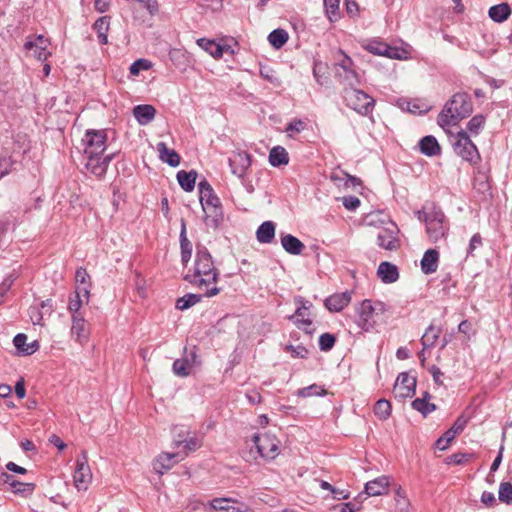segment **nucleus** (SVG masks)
I'll list each match as a JSON object with an SVG mask.
<instances>
[{
	"instance_id": "obj_1",
	"label": "nucleus",
	"mask_w": 512,
	"mask_h": 512,
	"mask_svg": "<svg viewBox=\"0 0 512 512\" xmlns=\"http://www.w3.org/2000/svg\"><path fill=\"white\" fill-rule=\"evenodd\" d=\"M219 271L216 268L211 254L205 247L199 248L196 253L193 270H189L184 280L204 292L205 297H213L220 293L217 287Z\"/></svg>"
},
{
	"instance_id": "obj_2",
	"label": "nucleus",
	"mask_w": 512,
	"mask_h": 512,
	"mask_svg": "<svg viewBox=\"0 0 512 512\" xmlns=\"http://www.w3.org/2000/svg\"><path fill=\"white\" fill-rule=\"evenodd\" d=\"M472 112L473 104L469 94L458 92L444 105L437 117V123L442 128L456 125L462 119L469 117Z\"/></svg>"
},
{
	"instance_id": "obj_3",
	"label": "nucleus",
	"mask_w": 512,
	"mask_h": 512,
	"mask_svg": "<svg viewBox=\"0 0 512 512\" xmlns=\"http://www.w3.org/2000/svg\"><path fill=\"white\" fill-rule=\"evenodd\" d=\"M417 215L420 221L425 222L426 232L431 242L436 243L445 239L449 227L441 210L433 207L426 211H419Z\"/></svg>"
},
{
	"instance_id": "obj_4",
	"label": "nucleus",
	"mask_w": 512,
	"mask_h": 512,
	"mask_svg": "<svg viewBox=\"0 0 512 512\" xmlns=\"http://www.w3.org/2000/svg\"><path fill=\"white\" fill-rule=\"evenodd\" d=\"M334 72L336 79L345 87L360 84V76L356 71L354 61L342 49L334 54Z\"/></svg>"
},
{
	"instance_id": "obj_5",
	"label": "nucleus",
	"mask_w": 512,
	"mask_h": 512,
	"mask_svg": "<svg viewBox=\"0 0 512 512\" xmlns=\"http://www.w3.org/2000/svg\"><path fill=\"white\" fill-rule=\"evenodd\" d=\"M343 98L349 108L363 116L371 114L375 106V100L364 91L356 89L355 86L345 87Z\"/></svg>"
},
{
	"instance_id": "obj_6",
	"label": "nucleus",
	"mask_w": 512,
	"mask_h": 512,
	"mask_svg": "<svg viewBox=\"0 0 512 512\" xmlns=\"http://www.w3.org/2000/svg\"><path fill=\"white\" fill-rule=\"evenodd\" d=\"M387 310L386 305L381 301L366 299L362 301L357 309L358 320L356 321L358 327L365 332L372 330L376 324L374 317L383 314Z\"/></svg>"
},
{
	"instance_id": "obj_7",
	"label": "nucleus",
	"mask_w": 512,
	"mask_h": 512,
	"mask_svg": "<svg viewBox=\"0 0 512 512\" xmlns=\"http://www.w3.org/2000/svg\"><path fill=\"white\" fill-rule=\"evenodd\" d=\"M202 209L205 213L204 222L208 227L218 228L223 220V211L220 199L214 191L199 196Z\"/></svg>"
},
{
	"instance_id": "obj_8",
	"label": "nucleus",
	"mask_w": 512,
	"mask_h": 512,
	"mask_svg": "<svg viewBox=\"0 0 512 512\" xmlns=\"http://www.w3.org/2000/svg\"><path fill=\"white\" fill-rule=\"evenodd\" d=\"M454 152L464 161L470 164H477L480 161V155L476 145L472 142L466 131L461 130L453 140Z\"/></svg>"
},
{
	"instance_id": "obj_9",
	"label": "nucleus",
	"mask_w": 512,
	"mask_h": 512,
	"mask_svg": "<svg viewBox=\"0 0 512 512\" xmlns=\"http://www.w3.org/2000/svg\"><path fill=\"white\" fill-rule=\"evenodd\" d=\"M294 301L297 304V309L288 319L293 321L297 328L303 330L305 333L313 334L314 329L311 327L312 319L309 311L312 303L301 296L295 297Z\"/></svg>"
},
{
	"instance_id": "obj_10",
	"label": "nucleus",
	"mask_w": 512,
	"mask_h": 512,
	"mask_svg": "<svg viewBox=\"0 0 512 512\" xmlns=\"http://www.w3.org/2000/svg\"><path fill=\"white\" fill-rule=\"evenodd\" d=\"M362 48L371 54L385 56L390 59H406L407 52L404 49L393 47L378 39L365 40L361 44Z\"/></svg>"
},
{
	"instance_id": "obj_11",
	"label": "nucleus",
	"mask_w": 512,
	"mask_h": 512,
	"mask_svg": "<svg viewBox=\"0 0 512 512\" xmlns=\"http://www.w3.org/2000/svg\"><path fill=\"white\" fill-rule=\"evenodd\" d=\"M254 446L260 457L266 460H273L279 453L280 441L271 434H255L253 436Z\"/></svg>"
},
{
	"instance_id": "obj_12",
	"label": "nucleus",
	"mask_w": 512,
	"mask_h": 512,
	"mask_svg": "<svg viewBox=\"0 0 512 512\" xmlns=\"http://www.w3.org/2000/svg\"><path fill=\"white\" fill-rule=\"evenodd\" d=\"M106 141L105 130H87L83 138L84 155H102L106 149Z\"/></svg>"
},
{
	"instance_id": "obj_13",
	"label": "nucleus",
	"mask_w": 512,
	"mask_h": 512,
	"mask_svg": "<svg viewBox=\"0 0 512 512\" xmlns=\"http://www.w3.org/2000/svg\"><path fill=\"white\" fill-rule=\"evenodd\" d=\"M73 481L78 491L87 490L89 484L92 481V473L88 465V457L86 451H82L81 455L76 460V468L73 474Z\"/></svg>"
},
{
	"instance_id": "obj_14",
	"label": "nucleus",
	"mask_w": 512,
	"mask_h": 512,
	"mask_svg": "<svg viewBox=\"0 0 512 512\" xmlns=\"http://www.w3.org/2000/svg\"><path fill=\"white\" fill-rule=\"evenodd\" d=\"M398 231L396 224L390 222L378 231L377 245L386 250H396L399 247Z\"/></svg>"
},
{
	"instance_id": "obj_15",
	"label": "nucleus",
	"mask_w": 512,
	"mask_h": 512,
	"mask_svg": "<svg viewBox=\"0 0 512 512\" xmlns=\"http://www.w3.org/2000/svg\"><path fill=\"white\" fill-rule=\"evenodd\" d=\"M50 42L42 35H38L35 37L27 38L24 49L27 51H31L32 55L39 61L47 60L50 52L48 51V47Z\"/></svg>"
},
{
	"instance_id": "obj_16",
	"label": "nucleus",
	"mask_w": 512,
	"mask_h": 512,
	"mask_svg": "<svg viewBox=\"0 0 512 512\" xmlns=\"http://www.w3.org/2000/svg\"><path fill=\"white\" fill-rule=\"evenodd\" d=\"M416 379L410 376L408 373H400L396 379L393 393L396 398H407L411 397L415 393Z\"/></svg>"
},
{
	"instance_id": "obj_17",
	"label": "nucleus",
	"mask_w": 512,
	"mask_h": 512,
	"mask_svg": "<svg viewBox=\"0 0 512 512\" xmlns=\"http://www.w3.org/2000/svg\"><path fill=\"white\" fill-rule=\"evenodd\" d=\"M86 164L85 167L88 171L97 177H103L106 174L107 168L114 158V153L102 156V155H85Z\"/></svg>"
},
{
	"instance_id": "obj_18",
	"label": "nucleus",
	"mask_w": 512,
	"mask_h": 512,
	"mask_svg": "<svg viewBox=\"0 0 512 512\" xmlns=\"http://www.w3.org/2000/svg\"><path fill=\"white\" fill-rule=\"evenodd\" d=\"M251 165L250 155L246 152H239L229 158V166L234 175L242 178Z\"/></svg>"
},
{
	"instance_id": "obj_19",
	"label": "nucleus",
	"mask_w": 512,
	"mask_h": 512,
	"mask_svg": "<svg viewBox=\"0 0 512 512\" xmlns=\"http://www.w3.org/2000/svg\"><path fill=\"white\" fill-rule=\"evenodd\" d=\"M215 512H242L243 504L234 498H214L209 503Z\"/></svg>"
},
{
	"instance_id": "obj_20",
	"label": "nucleus",
	"mask_w": 512,
	"mask_h": 512,
	"mask_svg": "<svg viewBox=\"0 0 512 512\" xmlns=\"http://www.w3.org/2000/svg\"><path fill=\"white\" fill-rule=\"evenodd\" d=\"M72 318L71 335L72 337L83 344L87 342L89 337V329L86 320L81 314H76Z\"/></svg>"
},
{
	"instance_id": "obj_21",
	"label": "nucleus",
	"mask_w": 512,
	"mask_h": 512,
	"mask_svg": "<svg viewBox=\"0 0 512 512\" xmlns=\"http://www.w3.org/2000/svg\"><path fill=\"white\" fill-rule=\"evenodd\" d=\"M351 295L352 292L350 291L335 293L326 298L324 302L325 307L331 312H340L351 302Z\"/></svg>"
},
{
	"instance_id": "obj_22",
	"label": "nucleus",
	"mask_w": 512,
	"mask_h": 512,
	"mask_svg": "<svg viewBox=\"0 0 512 512\" xmlns=\"http://www.w3.org/2000/svg\"><path fill=\"white\" fill-rule=\"evenodd\" d=\"M418 145L421 153L428 157L439 156L441 154V146L432 135L421 138Z\"/></svg>"
},
{
	"instance_id": "obj_23",
	"label": "nucleus",
	"mask_w": 512,
	"mask_h": 512,
	"mask_svg": "<svg viewBox=\"0 0 512 512\" xmlns=\"http://www.w3.org/2000/svg\"><path fill=\"white\" fill-rule=\"evenodd\" d=\"M389 486V479L386 476L378 477L369 481L365 485V493L368 496H379L387 492Z\"/></svg>"
},
{
	"instance_id": "obj_24",
	"label": "nucleus",
	"mask_w": 512,
	"mask_h": 512,
	"mask_svg": "<svg viewBox=\"0 0 512 512\" xmlns=\"http://www.w3.org/2000/svg\"><path fill=\"white\" fill-rule=\"evenodd\" d=\"M156 148L162 162L167 163L171 167H177L180 164L181 158L179 154L174 149L168 148L166 143L159 142Z\"/></svg>"
},
{
	"instance_id": "obj_25",
	"label": "nucleus",
	"mask_w": 512,
	"mask_h": 512,
	"mask_svg": "<svg viewBox=\"0 0 512 512\" xmlns=\"http://www.w3.org/2000/svg\"><path fill=\"white\" fill-rule=\"evenodd\" d=\"M377 275L384 283H393L398 280V268L387 261L381 262L377 269Z\"/></svg>"
},
{
	"instance_id": "obj_26",
	"label": "nucleus",
	"mask_w": 512,
	"mask_h": 512,
	"mask_svg": "<svg viewBox=\"0 0 512 512\" xmlns=\"http://www.w3.org/2000/svg\"><path fill=\"white\" fill-rule=\"evenodd\" d=\"M177 457V453L160 454L154 461V470L159 474H163L165 471L170 470L173 467V465L179 461Z\"/></svg>"
},
{
	"instance_id": "obj_27",
	"label": "nucleus",
	"mask_w": 512,
	"mask_h": 512,
	"mask_svg": "<svg viewBox=\"0 0 512 512\" xmlns=\"http://www.w3.org/2000/svg\"><path fill=\"white\" fill-rule=\"evenodd\" d=\"M156 109L152 105L141 104L133 108V115L140 125L149 124L155 117Z\"/></svg>"
},
{
	"instance_id": "obj_28",
	"label": "nucleus",
	"mask_w": 512,
	"mask_h": 512,
	"mask_svg": "<svg viewBox=\"0 0 512 512\" xmlns=\"http://www.w3.org/2000/svg\"><path fill=\"white\" fill-rule=\"evenodd\" d=\"M281 245L291 255H300L305 248V245L291 234H281Z\"/></svg>"
},
{
	"instance_id": "obj_29",
	"label": "nucleus",
	"mask_w": 512,
	"mask_h": 512,
	"mask_svg": "<svg viewBox=\"0 0 512 512\" xmlns=\"http://www.w3.org/2000/svg\"><path fill=\"white\" fill-rule=\"evenodd\" d=\"M439 253L435 249L427 250L421 260L422 272L426 275L434 273L438 268Z\"/></svg>"
},
{
	"instance_id": "obj_30",
	"label": "nucleus",
	"mask_w": 512,
	"mask_h": 512,
	"mask_svg": "<svg viewBox=\"0 0 512 512\" xmlns=\"http://www.w3.org/2000/svg\"><path fill=\"white\" fill-rule=\"evenodd\" d=\"M431 395L425 391L422 397L416 398L412 401V408L420 412L423 416H427L431 412L436 410V405L430 403Z\"/></svg>"
},
{
	"instance_id": "obj_31",
	"label": "nucleus",
	"mask_w": 512,
	"mask_h": 512,
	"mask_svg": "<svg viewBox=\"0 0 512 512\" xmlns=\"http://www.w3.org/2000/svg\"><path fill=\"white\" fill-rule=\"evenodd\" d=\"M13 344L24 355H31L39 349L38 342L33 341L28 344L27 335L23 333H19L14 337Z\"/></svg>"
},
{
	"instance_id": "obj_32",
	"label": "nucleus",
	"mask_w": 512,
	"mask_h": 512,
	"mask_svg": "<svg viewBox=\"0 0 512 512\" xmlns=\"http://www.w3.org/2000/svg\"><path fill=\"white\" fill-rule=\"evenodd\" d=\"M275 237V224L272 221L263 222L256 231L258 242L263 244L271 243Z\"/></svg>"
},
{
	"instance_id": "obj_33",
	"label": "nucleus",
	"mask_w": 512,
	"mask_h": 512,
	"mask_svg": "<svg viewBox=\"0 0 512 512\" xmlns=\"http://www.w3.org/2000/svg\"><path fill=\"white\" fill-rule=\"evenodd\" d=\"M488 15L494 22L502 23L511 15V8L507 3H500L490 7Z\"/></svg>"
},
{
	"instance_id": "obj_34",
	"label": "nucleus",
	"mask_w": 512,
	"mask_h": 512,
	"mask_svg": "<svg viewBox=\"0 0 512 512\" xmlns=\"http://www.w3.org/2000/svg\"><path fill=\"white\" fill-rule=\"evenodd\" d=\"M197 173L195 171H185L181 170L177 173V180L180 185V187L186 191L191 192L193 191L196 183Z\"/></svg>"
},
{
	"instance_id": "obj_35",
	"label": "nucleus",
	"mask_w": 512,
	"mask_h": 512,
	"mask_svg": "<svg viewBox=\"0 0 512 512\" xmlns=\"http://www.w3.org/2000/svg\"><path fill=\"white\" fill-rule=\"evenodd\" d=\"M289 162V156L285 148L282 146H276L271 149L269 153V163L273 167H279L286 165Z\"/></svg>"
},
{
	"instance_id": "obj_36",
	"label": "nucleus",
	"mask_w": 512,
	"mask_h": 512,
	"mask_svg": "<svg viewBox=\"0 0 512 512\" xmlns=\"http://www.w3.org/2000/svg\"><path fill=\"white\" fill-rule=\"evenodd\" d=\"M109 17L103 16L100 17L93 25V29L97 33V37L100 44H107L108 43V36L107 32L109 29Z\"/></svg>"
},
{
	"instance_id": "obj_37",
	"label": "nucleus",
	"mask_w": 512,
	"mask_h": 512,
	"mask_svg": "<svg viewBox=\"0 0 512 512\" xmlns=\"http://www.w3.org/2000/svg\"><path fill=\"white\" fill-rule=\"evenodd\" d=\"M288 32L284 29H275L268 35L270 45L275 49L282 48L288 41Z\"/></svg>"
},
{
	"instance_id": "obj_38",
	"label": "nucleus",
	"mask_w": 512,
	"mask_h": 512,
	"mask_svg": "<svg viewBox=\"0 0 512 512\" xmlns=\"http://www.w3.org/2000/svg\"><path fill=\"white\" fill-rule=\"evenodd\" d=\"M197 44L214 58H220L223 54V48L214 40L201 38L197 40Z\"/></svg>"
},
{
	"instance_id": "obj_39",
	"label": "nucleus",
	"mask_w": 512,
	"mask_h": 512,
	"mask_svg": "<svg viewBox=\"0 0 512 512\" xmlns=\"http://www.w3.org/2000/svg\"><path fill=\"white\" fill-rule=\"evenodd\" d=\"M441 333V328L435 327L434 325H430L424 335L421 338V343L424 349L431 348L435 345L439 335Z\"/></svg>"
},
{
	"instance_id": "obj_40",
	"label": "nucleus",
	"mask_w": 512,
	"mask_h": 512,
	"mask_svg": "<svg viewBox=\"0 0 512 512\" xmlns=\"http://www.w3.org/2000/svg\"><path fill=\"white\" fill-rule=\"evenodd\" d=\"M180 241H181V260L184 264H186L192 254V245L189 240L186 238V227L185 223L182 221V229L180 233Z\"/></svg>"
},
{
	"instance_id": "obj_41",
	"label": "nucleus",
	"mask_w": 512,
	"mask_h": 512,
	"mask_svg": "<svg viewBox=\"0 0 512 512\" xmlns=\"http://www.w3.org/2000/svg\"><path fill=\"white\" fill-rule=\"evenodd\" d=\"M203 296L204 293L202 295L188 293L176 301V308L179 310H186L192 307L193 305L199 303Z\"/></svg>"
},
{
	"instance_id": "obj_42",
	"label": "nucleus",
	"mask_w": 512,
	"mask_h": 512,
	"mask_svg": "<svg viewBox=\"0 0 512 512\" xmlns=\"http://www.w3.org/2000/svg\"><path fill=\"white\" fill-rule=\"evenodd\" d=\"M190 368V359L188 357L176 359L172 365L173 373L179 377L188 376L190 374Z\"/></svg>"
},
{
	"instance_id": "obj_43",
	"label": "nucleus",
	"mask_w": 512,
	"mask_h": 512,
	"mask_svg": "<svg viewBox=\"0 0 512 512\" xmlns=\"http://www.w3.org/2000/svg\"><path fill=\"white\" fill-rule=\"evenodd\" d=\"M374 413L380 420H386L391 414V404L386 399H380L374 406Z\"/></svg>"
},
{
	"instance_id": "obj_44",
	"label": "nucleus",
	"mask_w": 512,
	"mask_h": 512,
	"mask_svg": "<svg viewBox=\"0 0 512 512\" xmlns=\"http://www.w3.org/2000/svg\"><path fill=\"white\" fill-rule=\"evenodd\" d=\"M326 393V390L318 384H312L297 391V394L300 397L324 396Z\"/></svg>"
},
{
	"instance_id": "obj_45",
	"label": "nucleus",
	"mask_w": 512,
	"mask_h": 512,
	"mask_svg": "<svg viewBox=\"0 0 512 512\" xmlns=\"http://www.w3.org/2000/svg\"><path fill=\"white\" fill-rule=\"evenodd\" d=\"M395 502H396V511L397 512H408L409 501L406 497L405 492L401 487L397 488L395 491Z\"/></svg>"
},
{
	"instance_id": "obj_46",
	"label": "nucleus",
	"mask_w": 512,
	"mask_h": 512,
	"mask_svg": "<svg viewBox=\"0 0 512 512\" xmlns=\"http://www.w3.org/2000/svg\"><path fill=\"white\" fill-rule=\"evenodd\" d=\"M498 498L502 503L512 504V484L502 482L499 486Z\"/></svg>"
},
{
	"instance_id": "obj_47",
	"label": "nucleus",
	"mask_w": 512,
	"mask_h": 512,
	"mask_svg": "<svg viewBox=\"0 0 512 512\" xmlns=\"http://www.w3.org/2000/svg\"><path fill=\"white\" fill-rule=\"evenodd\" d=\"M0 480L3 481L4 483L9 484L14 492H24L25 490L22 489V487H24V486H30L33 488L32 484H25V483L19 482V481L15 480L13 478V476H11L10 474H8L6 472L1 473Z\"/></svg>"
},
{
	"instance_id": "obj_48",
	"label": "nucleus",
	"mask_w": 512,
	"mask_h": 512,
	"mask_svg": "<svg viewBox=\"0 0 512 512\" xmlns=\"http://www.w3.org/2000/svg\"><path fill=\"white\" fill-rule=\"evenodd\" d=\"M326 14L332 22L338 18L340 0H323Z\"/></svg>"
},
{
	"instance_id": "obj_49",
	"label": "nucleus",
	"mask_w": 512,
	"mask_h": 512,
	"mask_svg": "<svg viewBox=\"0 0 512 512\" xmlns=\"http://www.w3.org/2000/svg\"><path fill=\"white\" fill-rule=\"evenodd\" d=\"M468 423V418L464 415H460L453 425L448 429V436L456 437L458 434H460L466 427Z\"/></svg>"
},
{
	"instance_id": "obj_50",
	"label": "nucleus",
	"mask_w": 512,
	"mask_h": 512,
	"mask_svg": "<svg viewBox=\"0 0 512 512\" xmlns=\"http://www.w3.org/2000/svg\"><path fill=\"white\" fill-rule=\"evenodd\" d=\"M485 123V118L483 115H476L472 117L469 122L467 123V130L477 135L479 131L483 128Z\"/></svg>"
},
{
	"instance_id": "obj_51",
	"label": "nucleus",
	"mask_w": 512,
	"mask_h": 512,
	"mask_svg": "<svg viewBox=\"0 0 512 512\" xmlns=\"http://www.w3.org/2000/svg\"><path fill=\"white\" fill-rule=\"evenodd\" d=\"M336 342V338L334 335L330 333H323L319 337V348L321 351H330Z\"/></svg>"
},
{
	"instance_id": "obj_52",
	"label": "nucleus",
	"mask_w": 512,
	"mask_h": 512,
	"mask_svg": "<svg viewBox=\"0 0 512 512\" xmlns=\"http://www.w3.org/2000/svg\"><path fill=\"white\" fill-rule=\"evenodd\" d=\"M285 351L290 353L292 358L306 359L308 357V350L303 345H287Z\"/></svg>"
},
{
	"instance_id": "obj_53",
	"label": "nucleus",
	"mask_w": 512,
	"mask_h": 512,
	"mask_svg": "<svg viewBox=\"0 0 512 512\" xmlns=\"http://www.w3.org/2000/svg\"><path fill=\"white\" fill-rule=\"evenodd\" d=\"M172 433L173 443L176 447H179L187 439L186 436L189 434V431L184 426L177 425L173 428Z\"/></svg>"
},
{
	"instance_id": "obj_54",
	"label": "nucleus",
	"mask_w": 512,
	"mask_h": 512,
	"mask_svg": "<svg viewBox=\"0 0 512 512\" xmlns=\"http://www.w3.org/2000/svg\"><path fill=\"white\" fill-rule=\"evenodd\" d=\"M473 457L472 454L458 452L447 457V464L463 465Z\"/></svg>"
},
{
	"instance_id": "obj_55",
	"label": "nucleus",
	"mask_w": 512,
	"mask_h": 512,
	"mask_svg": "<svg viewBox=\"0 0 512 512\" xmlns=\"http://www.w3.org/2000/svg\"><path fill=\"white\" fill-rule=\"evenodd\" d=\"M15 164L16 161L13 160L11 156L0 158L1 177H4L5 175L9 174L14 169Z\"/></svg>"
},
{
	"instance_id": "obj_56",
	"label": "nucleus",
	"mask_w": 512,
	"mask_h": 512,
	"mask_svg": "<svg viewBox=\"0 0 512 512\" xmlns=\"http://www.w3.org/2000/svg\"><path fill=\"white\" fill-rule=\"evenodd\" d=\"M342 174V177L337 175V174H333L331 176V179L333 181H341V180H345V186H356V185H359L361 183L360 179L357 178V177H354V176H351L345 172H341Z\"/></svg>"
},
{
	"instance_id": "obj_57",
	"label": "nucleus",
	"mask_w": 512,
	"mask_h": 512,
	"mask_svg": "<svg viewBox=\"0 0 512 512\" xmlns=\"http://www.w3.org/2000/svg\"><path fill=\"white\" fill-rule=\"evenodd\" d=\"M482 237L479 233L474 234L467 248V257L474 256V251L482 246Z\"/></svg>"
},
{
	"instance_id": "obj_58",
	"label": "nucleus",
	"mask_w": 512,
	"mask_h": 512,
	"mask_svg": "<svg viewBox=\"0 0 512 512\" xmlns=\"http://www.w3.org/2000/svg\"><path fill=\"white\" fill-rule=\"evenodd\" d=\"M82 306V299L76 293L69 299L68 310L71 313V317L80 314L79 310Z\"/></svg>"
},
{
	"instance_id": "obj_59",
	"label": "nucleus",
	"mask_w": 512,
	"mask_h": 512,
	"mask_svg": "<svg viewBox=\"0 0 512 512\" xmlns=\"http://www.w3.org/2000/svg\"><path fill=\"white\" fill-rule=\"evenodd\" d=\"M342 204L347 210L354 211L360 206V200L356 196H345L342 198Z\"/></svg>"
},
{
	"instance_id": "obj_60",
	"label": "nucleus",
	"mask_w": 512,
	"mask_h": 512,
	"mask_svg": "<svg viewBox=\"0 0 512 512\" xmlns=\"http://www.w3.org/2000/svg\"><path fill=\"white\" fill-rule=\"evenodd\" d=\"M150 68V62L145 59H139L132 63L130 66V73L132 75H137L140 70H147Z\"/></svg>"
},
{
	"instance_id": "obj_61",
	"label": "nucleus",
	"mask_w": 512,
	"mask_h": 512,
	"mask_svg": "<svg viewBox=\"0 0 512 512\" xmlns=\"http://www.w3.org/2000/svg\"><path fill=\"white\" fill-rule=\"evenodd\" d=\"M89 278H90V276L84 268L80 267L76 270L75 280H76L77 285H80V286L90 285L88 283Z\"/></svg>"
},
{
	"instance_id": "obj_62",
	"label": "nucleus",
	"mask_w": 512,
	"mask_h": 512,
	"mask_svg": "<svg viewBox=\"0 0 512 512\" xmlns=\"http://www.w3.org/2000/svg\"><path fill=\"white\" fill-rule=\"evenodd\" d=\"M448 430L436 441V447L439 450H445L450 445L451 441L455 438L452 436H448Z\"/></svg>"
},
{
	"instance_id": "obj_63",
	"label": "nucleus",
	"mask_w": 512,
	"mask_h": 512,
	"mask_svg": "<svg viewBox=\"0 0 512 512\" xmlns=\"http://www.w3.org/2000/svg\"><path fill=\"white\" fill-rule=\"evenodd\" d=\"M183 444H184V448L186 449V451L191 452V451L197 450L201 446V441H200V439H198L196 437H190V438L186 439L183 442Z\"/></svg>"
},
{
	"instance_id": "obj_64",
	"label": "nucleus",
	"mask_w": 512,
	"mask_h": 512,
	"mask_svg": "<svg viewBox=\"0 0 512 512\" xmlns=\"http://www.w3.org/2000/svg\"><path fill=\"white\" fill-rule=\"evenodd\" d=\"M29 316L34 325H42V313L39 311V308L36 306L29 308Z\"/></svg>"
}]
</instances>
